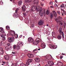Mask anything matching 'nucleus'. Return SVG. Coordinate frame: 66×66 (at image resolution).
Masks as SVG:
<instances>
[{"instance_id": "nucleus-1", "label": "nucleus", "mask_w": 66, "mask_h": 66, "mask_svg": "<svg viewBox=\"0 0 66 66\" xmlns=\"http://www.w3.org/2000/svg\"><path fill=\"white\" fill-rule=\"evenodd\" d=\"M15 39V38L14 37H10L8 38V40L9 42L12 43L14 42V40Z\"/></svg>"}, {"instance_id": "nucleus-2", "label": "nucleus", "mask_w": 66, "mask_h": 66, "mask_svg": "<svg viewBox=\"0 0 66 66\" xmlns=\"http://www.w3.org/2000/svg\"><path fill=\"white\" fill-rule=\"evenodd\" d=\"M62 29L61 28H60L59 29V31L60 34H62V36L63 38H64V32L62 31Z\"/></svg>"}, {"instance_id": "nucleus-3", "label": "nucleus", "mask_w": 66, "mask_h": 66, "mask_svg": "<svg viewBox=\"0 0 66 66\" xmlns=\"http://www.w3.org/2000/svg\"><path fill=\"white\" fill-rule=\"evenodd\" d=\"M33 42H34V40L32 38L30 37L28 39V42L29 43H31Z\"/></svg>"}, {"instance_id": "nucleus-4", "label": "nucleus", "mask_w": 66, "mask_h": 66, "mask_svg": "<svg viewBox=\"0 0 66 66\" xmlns=\"http://www.w3.org/2000/svg\"><path fill=\"white\" fill-rule=\"evenodd\" d=\"M12 35H14L15 38H18V35L15 34V32L14 31H13L11 32V33H10Z\"/></svg>"}, {"instance_id": "nucleus-5", "label": "nucleus", "mask_w": 66, "mask_h": 66, "mask_svg": "<svg viewBox=\"0 0 66 66\" xmlns=\"http://www.w3.org/2000/svg\"><path fill=\"white\" fill-rule=\"evenodd\" d=\"M62 19H62V17L59 16L58 17V19H57L56 20V21L57 22H59V21H62Z\"/></svg>"}, {"instance_id": "nucleus-6", "label": "nucleus", "mask_w": 66, "mask_h": 66, "mask_svg": "<svg viewBox=\"0 0 66 66\" xmlns=\"http://www.w3.org/2000/svg\"><path fill=\"white\" fill-rule=\"evenodd\" d=\"M26 6L27 7L25 6V5H24L22 7V10L23 12H24L26 11V9L25 8H28V7L29 6L28 5H26Z\"/></svg>"}, {"instance_id": "nucleus-7", "label": "nucleus", "mask_w": 66, "mask_h": 66, "mask_svg": "<svg viewBox=\"0 0 66 66\" xmlns=\"http://www.w3.org/2000/svg\"><path fill=\"white\" fill-rule=\"evenodd\" d=\"M4 53V51L2 47H0V55H3Z\"/></svg>"}, {"instance_id": "nucleus-8", "label": "nucleus", "mask_w": 66, "mask_h": 66, "mask_svg": "<svg viewBox=\"0 0 66 66\" xmlns=\"http://www.w3.org/2000/svg\"><path fill=\"white\" fill-rule=\"evenodd\" d=\"M44 22L43 20H40L38 22V24L39 26H42L44 24Z\"/></svg>"}, {"instance_id": "nucleus-9", "label": "nucleus", "mask_w": 66, "mask_h": 66, "mask_svg": "<svg viewBox=\"0 0 66 66\" xmlns=\"http://www.w3.org/2000/svg\"><path fill=\"white\" fill-rule=\"evenodd\" d=\"M48 64L50 66H52L54 65V63L52 61H49L48 62Z\"/></svg>"}, {"instance_id": "nucleus-10", "label": "nucleus", "mask_w": 66, "mask_h": 66, "mask_svg": "<svg viewBox=\"0 0 66 66\" xmlns=\"http://www.w3.org/2000/svg\"><path fill=\"white\" fill-rule=\"evenodd\" d=\"M4 58L6 60H9L10 59V56L8 55H5L4 56Z\"/></svg>"}, {"instance_id": "nucleus-11", "label": "nucleus", "mask_w": 66, "mask_h": 66, "mask_svg": "<svg viewBox=\"0 0 66 66\" xmlns=\"http://www.w3.org/2000/svg\"><path fill=\"white\" fill-rule=\"evenodd\" d=\"M6 36V34H3V35L1 36V37L2 38V39L3 40H5V36Z\"/></svg>"}, {"instance_id": "nucleus-12", "label": "nucleus", "mask_w": 66, "mask_h": 66, "mask_svg": "<svg viewBox=\"0 0 66 66\" xmlns=\"http://www.w3.org/2000/svg\"><path fill=\"white\" fill-rule=\"evenodd\" d=\"M45 57L46 59H47V60H50L52 59V56L51 55L48 56L47 57L45 56Z\"/></svg>"}, {"instance_id": "nucleus-13", "label": "nucleus", "mask_w": 66, "mask_h": 66, "mask_svg": "<svg viewBox=\"0 0 66 66\" xmlns=\"http://www.w3.org/2000/svg\"><path fill=\"white\" fill-rule=\"evenodd\" d=\"M18 46H20V47H21L23 45V44L21 42H18Z\"/></svg>"}, {"instance_id": "nucleus-14", "label": "nucleus", "mask_w": 66, "mask_h": 66, "mask_svg": "<svg viewBox=\"0 0 66 66\" xmlns=\"http://www.w3.org/2000/svg\"><path fill=\"white\" fill-rule=\"evenodd\" d=\"M57 65L59 66H63V64L61 62H59L57 63Z\"/></svg>"}, {"instance_id": "nucleus-15", "label": "nucleus", "mask_w": 66, "mask_h": 66, "mask_svg": "<svg viewBox=\"0 0 66 66\" xmlns=\"http://www.w3.org/2000/svg\"><path fill=\"white\" fill-rule=\"evenodd\" d=\"M35 60L37 63H39L40 62V59L39 58H36L35 59Z\"/></svg>"}, {"instance_id": "nucleus-16", "label": "nucleus", "mask_w": 66, "mask_h": 66, "mask_svg": "<svg viewBox=\"0 0 66 66\" xmlns=\"http://www.w3.org/2000/svg\"><path fill=\"white\" fill-rule=\"evenodd\" d=\"M39 14L40 16H43L44 15V12L40 10L39 11Z\"/></svg>"}, {"instance_id": "nucleus-17", "label": "nucleus", "mask_w": 66, "mask_h": 66, "mask_svg": "<svg viewBox=\"0 0 66 66\" xmlns=\"http://www.w3.org/2000/svg\"><path fill=\"white\" fill-rule=\"evenodd\" d=\"M41 46L43 48V49H44L46 47V44H45L43 43L41 44Z\"/></svg>"}, {"instance_id": "nucleus-18", "label": "nucleus", "mask_w": 66, "mask_h": 66, "mask_svg": "<svg viewBox=\"0 0 66 66\" xmlns=\"http://www.w3.org/2000/svg\"><path fill=\"white\" fill-rule=\"evenodd\" d=\"M65 24V22L63 21H60L59 22L60 25H63Z\"/></svg>"}, {"instance_id": "nucleus-19", "label": "nucleus", "mask_w": 66, "mask_h": 66, "mask_svg": "<svg viewBox=\"0 0 66 66\" xmlns=\"http://www.w3.org/2000/svg\"><path fill=\"white\" fill-rule=\"evenodd\" d=\"M33 60L31 59H29L27 60V62L28 63H31V62H32Z\"/></svg>"}, {"instance_id": "nucleus-20", "label": "nucleus", "mask_w": 66, "mask_h": 66, "mask_svg": "<svg viewBox=\"0 0 66 66\" xmlns=\"http://www.w3.org/2000/svg\"><path fill=\"white\" fill-rule=\"evenodd\" d=\"M38 0H35L34 1V4H38Z\"/></svg>"}, {"instance_id": "nucleus-21", "label": "nucleus", "mask_w": 66, "mask_h": 66, "mask_svg": "<svg viewBox=\"0 0 66 66\" xmlns=\"http://www.w3.org/2000/svg\"><path fill=\"white\" fill-rule=\"evenodd\" d=\"M35 9V6H32L31 7V10L33 11H34V9Z\"/></svg>"}, {"instance_id": "nucleus-22", "label": "nucleus", "mask_w": 66, "mask_h": 66, "mask_svg": "<svg viewBox=\"0 0 66 66\" xmlns=\"http://www.w3.org/2000/svg\"><path fill=\"white\" fill-rule=\"evenodd\" d=\"M16 49L18 51H19L20 49V46L19 45H17L16 47Z\"/></svg>"}, {"instance_id": "nucleus-23", "label": "nucleus", "mask_w": 66, "mask_h": 66, "mask_svg": "<svg viewBox=\"0 0 66 66\" xmlns=\"http://www.w3.org/2000/svg\"><path fill=\"white\" fill-rule=\"evenodd\" d=\"M22 1H19L18 4L19 6H20V5H21V4H22Z\"/></svg>"}, {"instance_id": "nucleus-24", "label": "nucleus", "mask_w": 66, "mask_h": 66, "mask_svg": "<svg viewBox=\"0 0 66 66\" xmlns=\"http://www.w3.org/2000/svg\"><path fill=\"white\" fill-rule=\"evenodd\" d=\"M11 47L10 46H7L6 47V49H11Z\"/></svg>"}, {"instance_id": "nucleus-25", "label": "nucleus", "mask_w": 66, "mask_h": 66, "mask_svg": "<svg viewBox=\"0 0 66 66\" xmlns=\"http://www.w3.org/2000/svg\"><path fill=\"white\" fill-rule=\"evenodd\" d=\"M57 38L58 39H61L62 38V36L61 35H59L57 36Z\"/></svg>"}, {"instance_id": "nucleus-26", "label": "nucleus", "mask_w": 66, "mask_h": 66, "mask_svg": "<svg viewBox=\"0 0 66 66\" xmlns=\"http://www.w3.org/2000/svg\"><path fill=\"white\" fill-rule=\"evenodd\" d=\"M34 45H37V44H38V42H37V41H35L34 42Z\"/></svg>"}, {"instance_id": "nucleus-27", "label": "nucleus", "mask_w": 66, "mask_h": 66, "mask_svg": "<svg viewBox=\"0 0 66 66\" xmlns=\"http://www.w3.org/2000/svg\"><path fill=\"white\" fill-rule=\"evenodd\" d=\"M64 4H62V5L60 6L62 8H63V9H65V7L64 6Z\"/></svg>"}, {"instance_id": "nucleus-28", "label": "nucleus", "mask_w": 66, "mask_h": 66, "mask_svg": "<svg viewBox=\"0 0 66 66\" xmlns=\"http://www.w3.org/2000/svg\"><path fill=\"white\" fill-rule=\"evenodd\" d=\"M25 2H26L27 3H30L31 2V1H29V0H25Z\"/></svg>"}, {"instance_id": "nucleus-29", "label": "nucleus", "mask_w": 66, "mask_h": 66, "mask_svg": "<svg viewBox=\"0 0 66 66\" xmlns=\"http://www.w3.org/2000/svg\"><path fill=\"white\" fill-rule=\"evenodd\" d=\"M36 41L37 42V43L38 44V43H39L40 42V39L38 38H37L36 39Z\"/></svg>"}, {"instance_id": "nucleus-30", "label": "nucleus", "mask_w": 66, "mask_h": 66, "mask_svg": "<svg viewBox=\"0 0 66 66\" xmlns=\"http://www.w3.org/2000/svg\"><path fill=\"white\" fill-rule=\"evenodd\" d=\"M50 17L51 19H52V18H53L54 17L53 14L52 13H51L50 14Z\"/></svg>"}, {"instance_id": "nucleus-31", "label": "nucleus", "mask_w": 66, "mask_h": 66, "mask_svg": "<svg viewBox=\"0 0 66 66\" xmlns=\"http://www.w3.org/2000/svg\"><path fill=\"white\" fill-rule=\"evenodd\" d=\"M16 45H14L13 46V48L14 49V50H15V49H16Z\"/></svg>"}, {"instance_id": "nucleus-32", "label": "nucleus", "mask_w": 66, "mask_h": 66, "mask_svg": "<svg viewBox=\"0 0 66 66\" xmlns=\"http://www.w3.org/2000/svg\"><path fill=\"white\" fill-rule=\"evenodd\" d=\"M20 65L21 66H26V64L23 63H22V64H20Z\"/></svg>"}, {"instance_id": "nucleus-33", "label": "nucleus", "mask_w": 66, "mask_h": 66, "mask_svg": "<svg viewBox=\"0 0 66 66\" xmlns=\"http://www.w3.org/2000/svg\"><path fill=\"white\" fill-rule=\"evenodd\" d=\"M36 12H39V9H38V8L36 7Z\"/></svg>"}, {"instance_id": "nucleus-34", "label": "nucleus", "mask_w": 66, "mask_h": 66, "mask_svg": "<svg viewBox=\"0 0 66 66\" xmlns=\"http://www.w3.org/2000/svg\"><path fill=\"white\" fill-rule=\"evenodd\" d=\"M52 34L53 36H54V37H55V33H54V32H53Z\"/></svg>"}, {"instance_id": "nucleus-35", "label": "nucleus", "mask_w": 66, "mask_h": 66, "mask_svg": "<svg viewBox=\"0 0 66 66\" xmlns=\"http://www.w3.org/2000/svg\"><path fill=\"white\" fill-rule=\"evenodd\" d=\"M53 46H54V45H53L50 44L49 45V47H50V48H53Z\"/></svg>"}, {"instance_id": "nucleus-36", "label": "nucleus", "mask_w": 66, "mask_h": 66, "mask_svg": "<svg viewBox=\"0 0 66 66\" xmlns=\"http://www.w3.org/2000/svg\"><path fill=\"white\" fill-rule=\"evenodd\" d=\"M53 14L54 16V17H56V16H57V14H56V13H55L54 14Z\"/></svg>"}, {"instance_id": "nucleus-37", "label": "nucleus", "mask_w": 66, "mask_h": 66, "mask_svg": "<svg viewBox=\"0 0 66 66\" xmlns=\"http://www.w3.org/2000/svg\"><path fill=\"white\" fill-rule=\"evenodd\" d=\"M46 14L47 15H48L49 14V11L48 10H47L46 11Z\"/></svg>"}, {"instance_id": "nucleus-38", "label": "nucleus", "mask_w": 66, "mask_h": 66, "mask_svg": "<svg viewBox=\"0 0 66 66\" xmlns=\"http://www.w3.org/2000/svg\"><path fill=\"white\" fill-rule=\"evenodd\" d=\"M3 30V28H0V31L1 32Z\"/></svg>"}, {"instance_id": "nucleus-39", "label": "nucleus", "mask_w": 66, "mask_h": 66, "mask_svg": "<svg viewBox=\"0 0 66 66\" xmlns=\"http://www.w3.org/2000/svg\"><path fill=\"white\" fill-rule=\"evenodd\" d=\"M6 28L7 30H9L10 29V27L9 26H7L6 27Z\"/></svg>"}, {"instance_id": "nucleus-40", "label": "nucleus", "mask_w": 66, "mask_h": 66, "mask_svg": "<svg viewBox=\"0 0 66 66\" xmlns=\"http://www.w3.org/2000/svg\"><path fill=\"white\" fill-rule=\"evenodd\" d=\"M19 9L17 8L16 10H15V13H17V12L18 11V10H19Z\"/></svg>"}, {"instance_id": "nucleus-41", "label": "nucleus", "mask_w": 66, "mask_h": 66, "mask_svg": "<svg viewBox=\"0 0 66 66\" xmlns=\"http://www.w3.org/2000/svg\"><path fill=\"white\" fill-rule=\"evenodd\" d=\"M33 55L32 54H31L30 56V57H33Z\"/></svg>"}, {"instance_id": "nucleus-42", "label": "nucleus", "mask_w": 66, "mask_h": 66, "mask_svg": "<svg viewBox=\"0 0 66 66\" xmlns=\"http://www.w3.org/2000/svg\"><path fill=\"white\" fill-rule=\"evenodd\" d=\"M31 54H27V56H28V57H30V56L31 55Z\"/></svg>"}, {"instance_id": "nucleus-43", "label": "nucleus", "mask_w": 66, "mask_h": 66, "mask_svg": "<svg viewBox=\"0 0 66 66\" xmlns=\"http://www.w3.org/2000/svg\"><path fill=\"white\" fill-rule=\"evenodd\" d=\"M36 51H37V49H35V50H34L33 51V52H36Z\"/></svg>"}, {"instance_id": "nucleus-44", "label": "nucleus", "mask_w": 66, "mask_h": 66, "mask_svg": "<svg viewBox=\"0 0 66 66\" xmlns=\"http://www.w3.org/2000/svg\"><path fill=\"white\" fill-rule=\"evenodd\" d=\"M26 65H27V66H28V65H30V63L28 62H26Z\"/></svg>"}, {"instance_id": "nucleus-45", "label": "nucleus", "mask_w": 66, "mask_h": 66, "mask_svg": "<svg viewBox=\"0 0 66 66\" xmlns=\"http://www.w3.org/2000/svg\"><path fill=\"white\" fill-rule=\"evenodd\" d=\"M41 5L42 6H44V4L43 3H41Z\"/></svg>"}, {"instance_id": "nucleus-46", "label": "nucleus", "mask_w": 66, "mask_h": 66, "mask_svg": "<svg viewBox=\"0 0 66 66\" xmlns=\"http://www.w3.org/2000/svg\"><path fill=\"white\" fill-rule=\"evenodd\" d=\"M52 12H53V14H54L55 13H56V12H55V11H54V10Z\"/></svg>"}, {"instance_id": "nucleus-47", "label": "nucleus", "mask_w": 66, "mask_h": 66, "mask_svg": "<svg viewBox=\"0 0 66 66\" xmlns=\"http://www.w3.org/2000/svg\"><path fill=\"white\" fill-rule=\"evenodd\" d=\"M3 34H2V32H0V36L1 37V36Z\"/></svg>"}, {"instance_id": "nucleus-48", "label": "nucleus", "mask_w": 66, "mask_h": 66, "mask_svg": "<svg viewBox=\"0 0 66 66\" xmlns=\"http://www.w3.org/2000/svg\"><path fill=\"white\" fill-rule=\"evenodd\" d=\"M53 49H56V47H55V46L54 45H53Z\"/></svg>"}, {"instance_id": "nucleus-49", "label": "nucleus", "mask_w": 66, "mask_h": 66, "mask_svg": "<svg viewBox=\"0 0 66 66\" xmlns=\"http://www.w3.org/2000/svg\"><path fill=\"white\" fill-rule=\"evenodd\" d=\"M57 13H58V14H59V15L60 14V13H61L60 12H59V11H57Z\"/></svg>"}, {"instance_id": "nucleus-50", "label": "nucleus", "mask_w": 66, "mask_h": 66, "mask_svg": "<svg viewBox=\"0 0 66 66\" xmlns=\"http://www.w3.org/2000/svg\"><path fill=\"white\" fill-rule=\"evenodd\" d=\"M50 4L51 5H53V2H51L50 3Z\"/></svg>"}, {"instance_id": "nucleus-51", "label": "nucleus", "mask_w": 66, "mask_h": 66, "mask_svg": "<svg viewBox=\"0 0 66 66\" xmlns=\"http://www.w3.org/2000/svg\"><path fill=\"white\" fill-rule=\"evenodd\" d=\"M34 27V25H31V27H30V28H32Z\"/></svg>"}, {"instance_id": "nucleus-52", "label": "nucleus", "mask_w": 66, "mask_h": 66, "mask_svg": "<svg viewBox=\"0 0 66 66\" xmlns=\"http://www.w3.org/2000/svg\"><path fill=\"white\" fill-rule=\"evenodd\" d=\"M12 54H16V53L15 52H12Z\"/></svg>"}, {"instance_id": "nucleus-53", "label": "nucleus", "mask_w": 66, "mask_h": 66, "mask_svg": "<svg viewBox=\"0 0 66 66\" xmlns=\"http://www.w3.org/2000/svg\"><path fill=\"white\" fill-rule=\"evenodd\" d=\"M15 64H12L11 65V66H15Z\"/></svg>"}, {"instance_id": "nucleus-54", "label": "nucleus", "mask_w": 66, "mask_h": 66, "mask_svg": "<svg viewBox=\"0 0 66 66\" xmlns=\"http://www.w3.org/2000/svg\"><path fill=\"white\" fill-rule=\"evenodd\" d=\"M54 6H55V7H57V4H55L54 5Z\"/></svg>"}, {"instance_id": "nucleus-55", "label": "nucleus", "mask_w": 66, "mask_h": 66, "mask_svg": "<svg viewBox=\"0 0 66 66\" xmlns=\"http://www.w3.org/2000/svg\"><path fill=\"white\" fill-rule=\"evenodd\" d=\"M1 32L2 33H5V32H4V31H3V30Z\"/></svg>"}, {"instance_id": "nucleus-56", "label": "nucleus", "mask_w": 66, "mask_h": 66, "mask_svg": "<svg viewBox=\"0 0 66 66\" xmlns=\"http://www.w3.org/2000/svg\"><path fill=\"white\" fill-rule=\"evenodd\" d=\"M1 4L2 5V4H3V3L2 2H1Z\"/></svg>"}, {"instance_id": "nucleus-57", "label": "nucleus", "mask_w": 66, "mask_h": 66, "mask_svg": "<svg viewBox=\"0 0 66 66\" xmlns=\"http://www.w3.org/2000/svg\"><path fill=\"white\" fill-rule=\"evenodd\" d=\"M7 45L8 46H10V44L9 43H7Z\"/></svg>"}, {"instance_id": "nucleus-58", "label": "nucleus", "mask_w": 66, "mask_h": 66, "mask_svg": "<svg viewBox=\"0 0 66 66\" xmlns=\"http://www.w3.org/2000/svg\"><path fill=\"white\" fill-rule=\"evenodd\" d=\"M63 13H64V14H65V15H66V12L63 11Z\"/></svg>"}, {"instance_id": "nucleus-59", "label": "nucleus", "mask_w": 66, "mask_h": 66, "mask_svg": "<svg viewBox=\"0 0 66 66\" xmlns=\"http://www.w3.org/2000/svg\"><path fill=\"white\" fill-rule=\"evenodd\" d=\"M39 10H40H40H42V7H40V9H39Z\"/></svg>"}, {"instance_id": "nucleus-60", "label": "nucleus", "mask_w": 66, "mask_h": 66, "mask_svg": "<svg viewBox=\"0 0 66 66\" xmlns=\"http://www.w3.org/2000/svg\"><path fill=\"white\" fill-rule=\"evenodd\" d=\"M15 66H17V63H15Z\"/></svg>"}, {"instance_id": "nucleus-61", "label": "nucleus", "mask_w": 66, "mask_h": 66, "mask_svg": "<svg viewBox=\"0 0 66 66\" xmlns=\"http://www.w3.org/2000/svg\"><path fill=\"white\" fill-rule=\"evenodd\" d=\"M56 27H59V25H58V24H57V25H56Z\"/></svg>"}, {"instance_id": "nucleus-62", "label": "nucleus", "mask_w": 66, "mask_h": 66, "mask_svg": "<svg viewBox=\"0 0 66 66\" xmlns=\"http://www.w3.org/2000/svg\"><path fill=\"white\" fill-rule=\"evenodd\" d=\"M12 55H13V56H16V55L15 54H12Z\"/></svg>"}, {"instance_id": "nucleus-63", "label": "nucleus", "mask_w": 66, "mask_h": 66, "mask_svg": "<svg viewBox=\"0 0 66 66\" xmlns=\"http://www.w3.org/2000/svg\"><path fill=\"white\" fill-rule=\"evenodd\" d=\"M3 63V64H4L5 63V62L4 61L2 62Z\"/></svg>"}, {"instance_id": "nucleus-64", "label": "nucleus", "mask_w": 66, "mask_h": 66, "mask_svg": "<svg viewBox=\"0 0 66 66\" xmlns=\"http://www.w3.org/2000/svg\"><path fill=\"white\" fill-rule=\"evenodd\" d=\"M37 66H40V64H39V65H38Z\"/></svg>"}]
</instances>
